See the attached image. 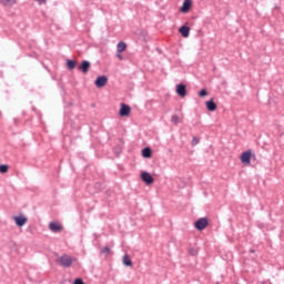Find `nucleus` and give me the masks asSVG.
I'll list each match as a JSON object with an SVG mask.
<instances>
[{"mask_svg": "<svg viewBox=\"0 0 284 284\" xmlns=\"http://www.w3.org/2000/svg\"><path fill=\"white\" fill-rule=\"evenodd\" d=\"M74 261H77V258H74L68 254H63L58 257L57 263H58V265H61V267H72V263Z\"/></svg>", "mask_w": 284, "mask_h": 284, "instance_id": "obj_1", "label": "nucleus"}, {"mask_svg": "<svg viewBox=\"0 0 284 284\" xmlns=\"http://www.w3.org/2000/svg\"><path fill=\"white\" fill-rule=\"evenodd\" d=\"M207 225H210L207 217H202L194 223V227L195 230H199V232H203Z\"/></svg>", "mask_w": 284, "mask_h": 284, "instance_id": "obj_2", "label": "nucleus"}, {"mask_svg": "<svg viewBox=\"0 0 284 284\" xmlns=\"http://www.w3.org/2000/svg\"><path fill=\"white\" fill-rule=\"evenodd\" d=\"M132 112V108L125 103L120 104V111L119 114L120 116H130V113Z\"/></svg>", "mask_w": 284, "mask_h": 284, "instance_id": "obj_3", "label": "nucleus"}, {"mask_svg": "<svg viewBox=\"0 0 284 284\" xmlns=\"http://www.w3.org/2000/svg\"><path fill=\"white\" fill-rule=\"evenodd\" d=\"M175 92L179 97H182V99L187 97V89H186L185 84H182V83L178 84Z\"/></svg>", "mask_w": 284, "mask_h": 284, "instance_id": "obj_4", "label": "nucleus"}, {"mask_svg": "<svg viewBox=\"0 0 284 284\" xmlns=\"http://www.w3.org/2000/svg\"><path fill=\"white\" fill-rule=\"evenodd\" d=\"M94 83H95V87L98 88H105V85H108V77L100 75L97 78Z\"/></svg>", "mask_w": 284, "mask_h": 284, "instance_id": "obj_5", "label": "nucleus"}, {"mask_svg": "<svg viewBox=\"0 0 284 284\" xmlns=\"http://www.w3.org/2000/svg\"><path fill=\"white\" fill-rule=\"evenodd\" d=\"M13 221H14L16 225H18V227H23V225H26V223H28V217H26L23 215H19V216H14Z\"/></svg>", "mask_w": 284, "mask_h": 284, "instance_id": "obj_6", "label": "nucleus"}, {"mask_svg": "<svg viewBox=\"0 0 284 284\" xmlns=\"http://www.w3.org/2000/svg\"><path fill=\"white\" fill-rule=\"evenodd\" d=\"M141 179L144 183H146V185H152V183H154V178H152V175L148 172H142Z\"/></svg>", "mask_w": 284, "mask_h": 284, "instance_id": "obj_7", "label": "nucleus"}, {"mask_svg": "<svg viewBox=\"0 0 284 284\" xmlns=\"http://www.w3.org/2000/svg\"><path fill=\"white\" fill-rule=\"evenodd\" d=\"M49 230H51V232L59 233L63 230V226L59 224V222H51L49 224Z\"/></svg>", "mask_w": 284, "mask_h": 284, "instance_id": "obj_8", "label": "nucleus"}, {"mask_svg": "<svg viewBox=\"0 0 284 284\" xmlns=\"http://www.w3.org/2000/svg\"><path fill=\"white\" fill-rule=\"evenodd\" d=\"M192 8V0H184L183 6L180 8V12H190Z\"/></svg>", "mask_w": 284, "mask_h": 284, "instance_id": "obj_9", "label": "nucleus"}, {"mask_svg": "<svg viewBox=\"0 0 284 284\" xmlns=\"http://www.w3.org/2000/svg\"><path fill=\"white\" fill-rule=\"evenodd\" d=\"M79 70L83 72V74H88V72L90 71V62L85 60L82 61V63L79 67Z\"/></svg>", "mask_w": 284, "mask_h": 284, "instance_id": "obj_10", "label": "nucleus"}, {"mask_svg": "<svg viewBox=\"0 0 284 284\" xmlns=\"http://www.w3.org/2000/svg\"><path fill=\"white\" fill-rule=\"evenodd\" d=\"M251 159H252V152H250V151H246V152L242 153V155H241L242 163L250 164Z\"/></svg>", "mask_w": 284, "mask_h": 284, "instance_id": "obj_11", "label": "nucleus"}, {"mask_svg": "<svg viewBox=\"0 0 284 284\" xmlns=\"http://www.w3.org/2000/svg\"><path fill=\"white\" fill-rule=\"evenodd\" d=\"M179 32L184 37V39H187V37H190V27L183 26L179 29Z\"/></svg>", "mask_w": 284, "mask_h": 284, "instance_id": "obj_12", "label": "nucleus"}, {"mask_svg": "<svg viewBox=\"0 0 284 284\" xmlns=\"http://www.w3.org/2000/svg\"><path fill=\"white\" fill-rule=\"evenodd\" d=\"M116 50H118V53L121 54L122 52H125V50H128V44L121 41L118 43Z\"/></svg>", "mask_w": 284, "mask_h": 284, "instance_id": "obj_13", "label": "nucleus"}, {"mask_svg": "<svg viewBox=\"0 0 284 284\" xmlns=\"http://www.w3.org/2000/svg\"><path fill=\"white\" fill-rule=\"evenodd\" d=\"M206 109L209 112H214L216 110V103H214V99H211L206 102Z\"/></svg>", "mask_w": 284, "mask_h": 284, "instance_id": "obj_14", "label": "nucleus"}, {"mask_svg": "<svg viewBox=\"0 0 284 284\" xmlns=\"http://www.w3.org/2000/svg\"><path fill=\"white\" fill-rule=\"evenodd\" d=\"M142 156H144V159H150L152 156V149H150V148L143 149Z\"/></svg>", "mask_w": 284, "mask_h": 284, "instance_id": "obj_15", "label": "nucleus"}, {"mask_svg": "<svg viewBox=\"0 0 284 284\" xmlns=\"http://www.w3.org/2000/svg\"><path fill=\"white\" fill-rule=\"evenodd\" d=\"M67 68H68V70H74V68H77V61L75 60H67Z\"/></svg>", "mask_w": 284, "mask_h": 284, "instance_id": "obj_16", "label": "nucleus"}, {"mask_svg": "<svg viewBox=\"0 0 284 284\" xmlns=\"http://www.w3.org/2000/svg\"><path fill=\"white\" fill-rule=\"evenodd\" d=\"M123 265H126V267H132V260L130 258V255L123 256Z\"/></svg>", "mask_w": 284, "mask_h": 284, "instance_id": "obj_17", "label": "nucleus"}, {"mask_svg": "<svg viewBox=\"0 0 284 284\" xmlns=\"http://www.w3.org/2000/svg\"><path fill=\"white\" fill-rule=\"evenodd\" d=\"M1 3L3 6H14V3H17V0H1Z\"/></svg>", "mask_w": 284, "mask_h": 284, "instance_id": "obj_18", "label": "nucleus"}, {"mask_svg": "<svg viewBox=\"0 0 284 284\" xmlns=\"http://www.w3.org/2000/svg\"><path fill=\"white\" fill-rule=\"evenodd\" d=\"M171 121L174 125H179V123H181V118H179V115H172Z\"/></svg>", "mask_w": 284, "mask_h": 284, "instance_id": "obj_19", "label": "nucleus"}, {"mask_svg": "<svg viewBox=\"0 0 284 284\" xmlns=\"http://www.w3.org/2000/svg\"><path fill=\"white\" fill-rule=\"evenodd\" d=\"M9 166L7 164H1L0 165V174H6L8 172Z\"/></svg>", "mask_w": 284, "mask_h": 284, "instance_id": "obj_20", "label": "nucleus"}, {"mask_svg": "<svg viewBox=\"0 0 284 284\" xmlns=\"http://www.w3.org/2000/svg\"><path fill=\"white\" fill-rule=\"evenodd\" d=\"M110 252H112V251H111L110 247H108V246H104V247L101 250V253H102V254H110Z\"/></svg>", "mask_w": 284, "mask_h": 284, "instance_id": "obj_21", "label": "nucleus"}, {"mask_svg": "<svg viewBox=\"0 0 284 284\" xmlns=\"http://www.w3.org/2000/svg\"><path fill=\"white\" fill-rule=\"evenodd\" d=\"M199 97H207V90L203 89L199 92Z\"/></svg>", "mask_w": 284, "mask_h": 284, "instance_id": "obj_22", "label": "nucleus"}, {"mask_svg": "<svg viewBox=\"0 0 284 284\" xmlns=\"http://www.w3.org/2000/svg\"><path fill=\"white\" fill-rule=\"evenodd\" d=\"M199 138H196V136H194L193 139H192V145H199Z\"/></svg>", "mask_w": 284, "mask_h": 284, "instance_id": "obj_23", "label": "nucleus"}, {"mask_svg": "<svg viewBox=\"0 0 284 284\" xmlns=\"http://www.w3.org/2000/svg\"><path fill=\"white\" fill-rule=\"evenodd\" d=\"M73 284H85V283H83V280L77 278Z\"/></svg>", "mask_w": 284, "mask_h": 284, "instance_id": "obj_24", "label": "nucleus"}, {"mask_svg": "<svg viewBox=\"0 0 284 284\" xmlns=\"http://www.w3.org/2000/svg\"><path fill=\"white\" fill-rule=\"evenodd\" d=\"M116 57L120 61H123V55H121V53H118Z\"/></svg>", "mask_w": 284, "mask_h": 284, "instance_id": "obj_25", "label": "nucleus"}]
</instances>
